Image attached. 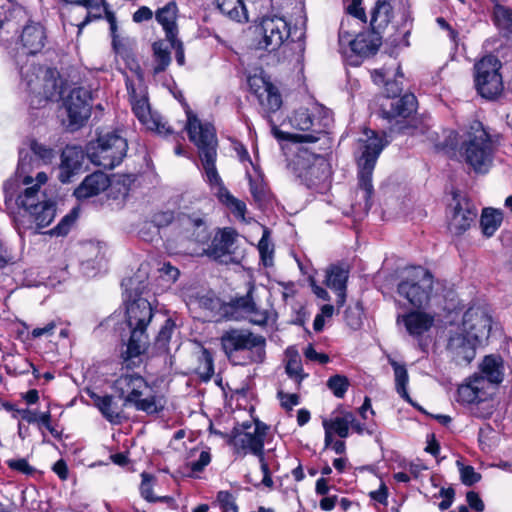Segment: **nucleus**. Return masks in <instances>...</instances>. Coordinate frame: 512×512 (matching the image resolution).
I'll return each instance as SVG.
<instances>
[{
  "mask_svg": "<svg viewBox=\"0 0 512 512\" xmlns=\"http://www.w3.org/2000/svg\"><path fill=\"white\" fill-rule=\"evenodd\" d=\"M187 115V122L184 129L189 139L193 142L199 152L206 182L213 193L218 196L227 189L217 171V139L214 127L209 123H201L198 117L191 111L187 103H183Z\"/></svg>",
  "mask_w": 512,
  "mask_h": 512,
  "instance_id": "nucleus-1",
  "label": "nucleus"
},
{
  "mask_svg": "<svg viewBox=\"0 0 512 512\" xmlns=\"http://www.w3.org/2000/svg\"><path fill=\"white\" fill-rule=\"evenodd\" d=\"M359 156L358 164V187L356 189L355 202L352 209L357 214L367 215L372 207V195L374 192L372 174L379 155L386 143L382 138L369 129L364 130V137L358 140Z\"/></svg>",
  "mask_w": 512,
  "mask_h": 512,
  "instance_id": "nucleus-2",
  "label": "nucleus"
},
{
  "mask_svg": "<svg viewBox=\"0 0 512 512\" xmlns=\"http://www.w3.org/2000/svg\"><path fill=\"white\" fill-rule=\"evenodd\" d=\"M154 313L150 302L138 297L126 303L125 322L129 329V338L126 349L121 357L127 367L136 365L140 357L148 348V327L152 322Z\"/></svg>",
  "mask_w": 512,
  "mask_h": 512,
  "instance_id": "nucleus-3",
  "label": "nucleus"
},
{
  "mask_svg": "<svg viewBox=\"0 0 512 512\" xmlns=\"http://www.w3.org/2000/svg\"><path fill=\"white\" fill-rule=\"evenodd\" d=\"M112 388L123 401V407H134L149 415L158 414L164 409L161 397L153 392L146 379L138 373L121 374Z\"/></svg>",
  "mask_w": 512,
  "mask_h": 512,
  "instance_id": "nucleus-4",
  "label": "nucleus"
},
{
  "mask_svg": "<svg viewBox=\"0 0 512 512\" xmlns=\"http://www.w3.org/2000/svg\"><path fill=\"white\" fill-rule=\"evenodd\" d=\"M461 155L477 173H487L493 160V143L479 121H473L461 145Z\"/></svg>",
  "mask_w": 512,
  "mask_h": 512,
  "instance_id": "nucleus-5",
  "label": "nucleus"
},
{
  "mask_svg": "<svg viewBox=\"0 0 512 512\" xmlns=\"http://www.w3.org/2000/svg\"><path fill=\"white\" fill-rule=\"evenodd\" d=\"M220 343L227 358L234 363H237V354L242 351L248 352L249 361L252 363H262L265 360V337L255 334L249 329L233 328L226 330L220 337ZM238 363L242 364V362Z\"/></svg>",
  "mask_w": 512,
  "mask_h": 512,
  "instance_id": "nucleus-6",
  "label": "nucleus"
},
{
  "mask_svg": "<svg viewBox=\"0 0 512 512\" xmlns=\"http://www.w3.org/2000/svg\"><path fill=\"white\" fill-rule=\"evenodd\" d=\"M127 150V140L118 132L110 131L91 140L86 145L85 153L94 165L113 169L126 157Z\"/></svg>",
  "mask_w": 512,
  "mask_h": 512,
  "instance_id": "nucleus-7",
  "label": "nucleus"
},
{
  "mask_svg": "<svg viewBox=\"0 0 512 512\" xmlns=\"http://www.w3.org/2000/svg\"><path fill=\"white\" fill-rule=\"evenodd\" d=\"M269 430L268 425L255 419L235 426L228 439V444L238 455L252 454L260 456L264 452V443Z\"/></svg>",
  "mask_w": 512,
  "mask_h": 512,
  "instance_id": "nucleus-8",
  "label": "nucleus"
},
{
  "mask_svg": "<svg viewBox=\"0 0 512 512\" xmlns=\"http://www.w3.org/2000/svg\"><path fill=\"white\" fill-rule=\"evenodd\" d=\"M295 176L307 188L318 189L329 180L331 171L327 160L307 150L300 151L292 162Z\"/></svg>",
  "mask_w": 512,
  "mask_h": 512,
  "instance_id": "nucleus-9",
  "label": "nucleus"
},
{
  "mask_svg": "<svg viewBox=\"0 0 512 512\" xmlns=\"http://www.w3.org/2000/svg\"><path fill=\"white\" fill-rule=\"evenodd\" d=\"M332 121L330 111L322 105L315 104L312 109L299 108L290 118L291 125L301 131H311L304 135H293L299 142H316L319 134L325 132Z\"/></svg>",
  "mask_w": 512,
  "mask_h": 512,
  "instance_id": "nucleus-10",
  "label": "nucleus"
},
{
  "mask_svg": "<svg viewBox=\"0 0 512 512\" xmlns=\"http://www.w3.org/2000/svg\"><path fill=\"white\" fill-rule=\"evenodd\" d=\"M502 64L495 56L483 57L474 66V82L478 94L488 100L497 99L503 92Z\"/></svg>",
  "mask_w": 512,
  "mask_h": 512,
  "instance_id": "nucleus-11",
  "label": "nucleus"
},
{
  "mask_svg": "<svg viewBox=\"0 0 512 512\" xmlns=\"http://www.w3.org/2000/svg\"><path fill=\"white\" fill-rule=\"evenodd\" d=\"M432 284V275L427 269L411 267L406 269V277L398 284L397 292L412 306L420 308L429 301Z\"/></svg>",
  "mask_w": 512,
  "mask_h": 512,
  "instance_id": "nucleus-12",
  "label": "nucleus"
},
{
  "mask_svg": "<svg viewBox=\"0 0 512 512\" xmlns=\"http://www.w3.org/2000/svg\"><path fill=\"white\" fill-rule=\"evenodd\" d=\"M126 88L135 116L147 129L163 136L174 133L173 129L163 121L160 115L151 112L148 98L143 87H136L133 81L127 77Z\"/></svg>",
  "mask_w": 512,
  "mask_h": 512,
  "instance_id": "nucleus-13",
  "label": "nucleus"
},
{
  "mask_svg": "<svg viewBox=\"0 0 512 512\" xmlns=\"http://www.w3.org/2000/svg\"><path fill=\"white\" fill-rule=\"evenodd\" d=\"M44 195H38L36 186L26 187L24 194L18 196L17 205L27 213L29 221L35 224L36 229L44 228L51 224L56 215L55 203L41 199Z\"/></svg>",
  "mask_w": 512,
  "mask_h": 512,
  "instance_id": "nucleus-14",
  "label": "nucleus"
},
{
  "mask_svg": "<svg viewBox=\"0 0 512 512\" xmlns=\"http://www.w3.org/2000/svg\"><path fill=\"white\" fill-rule=\"evenodd\" d=\"M350 19H342L339 28V45L350 46L351 51L359 57L375 55L382 44L383 36L374 30L359 33L355 38L349 31Z\"/></svg>",
  "mask_w": 512,
  "mask_h": 512,
  "instance_id": "nucleus-15",
  "label": "nucleus"
},
{
  "mask_svg": "<svg viewBox=\"0 0 512 512\" xmlns=\"http://www.w3.org/2000/svg\"><path fill=\"white\" fill-rule=\"evenodd\" d=\"M250 89L258 99L263 116L268 120L277 137H283V133L278 131L276 124L272 121L270 114L278 111L282 106V97L272 83L261 77H251L248 80Z\"/></svg>",
  "mask_w": 512,
  "mask_h": 512,
  "instance_id": "nucleus-16",
  "label": "nucleus"
},
{
  "mask_svg": "<svg viewBox=\"0 0 512 512\" xmlns=\"http://www.w3.org/2000/svg\"><path fill=\"white\" fill-rule=\"evenodd\" d=\"M20 74L27 89L39 97L40 101L53 100L59 94L57 81L52 76L47 77V70L43 71L35 65H26L21 68Z\"/></svg>",
  "mask_w": 512,
  "mask_h": 512,
  "instance_id": "nucleus-17",
  "label": "nucleus"
},
{
  "mask_svg": "<svg viewBox=\"0 0 512 512\" xmlns=\"http://www.w3.org/2000/svg\"><path fill=\"white\" fill-rule=\"evenodd\" d=\"M91 92L84 88L78 87L70 91L64 99L63 106L66 110L69 128L76 130L83 126L90 117L91 113Z\"/></svg>",
  "mask_w": 512,
  "mask_h": 512,
  "instance_id": "nucleus-18",
  "label": "nucleus"
},
{
  "mask_svg": "<svg viewBox=\"0 0 512 512\" xmlns=\"http://www.w3.org/2000/svg\"><path fill=\"white\" fill-rule=\"evenodd\" d=\"M261 29L263 38L259 42V46L269 52L278 50L285 40L297 32L296 29L293 31L290 28L284 16L278 15L264 17L261 21Z\"/></svg>",
  "mask_w": 512,
  "mask_h": 512,
  "instance_id": "nucleus-19",
  "label": "nucleus"
},
{
  "mask_svg": "<svg viewBox=\"0 0 512 512\" xmlns=\"http://www.w3.org/2000/svg\"><path fill=\"white\" fill-rule=\"evenodd\" d=\"M467 335L480 344L489 338L492 328L491 316L481 307H471L463 315L458 325Z\"/></svg>",
  "mask_w": 512,
  "mask_h": 512,
  "instance_id": "nucleus-20",
  "label": "nucleus"
},
{
  "mask_svg": "<svg viewBox=\"0 0 512 512\" xmlns=\"http://www.w3.org/2000/svg\"><path fill=\"white\" fill-rule=\"evenodd\" d=\"M479 342L472 339L458 326L449 331L446 349L452 359L459 365L469 364L476 355V347Z\"/></svg>",
  "mask_w": 512,
  "mask_h": 512,
  "instance_id": "nucleus-21",
  "label": "nucleus"
},
{
  "mask_svg": "<svg viewBox=\"0 0 512 512\" xmlns=\"http://www.w3.org/2000/svg\"><path fill=\"white\" fill-rule=\"evenodd\" d=\"M253 291L254 286H250L246 295L231 299L230 306L244 311L253 325L265 326L270 321L275 322L276 313L273 310L260 308L254 301Z\"/></svg>",
  "mask_w": 512,
  "mask_h": 512,
  "instance_id": "nucleus-22",
  "label": "nucleus"
},
{
  "mask_svg": "<svg viewBox=\"0 0 512 512\" xmlns=\"http://www.w3.org/2000/svg\"><path fill=\"white\" fill-rule=\"evenodd\" d=\"M176 223L181 233L195 242L204 243L210 237L206 222L199 214H179Z\"/></svg>",
  "mask_w": 512,
  "mask_h": 512,
  "instance_id": "nucleus-23",
  "label": "nucleus"
},
{
  "mask_svg": "<svg viewBox=\"0 0 512 512\" xmlns=\"http://www.w3.org/2000/svg\"><path fill=\"white\" fill-rule=\"evenodd\" d=\"M236 233L230 228L223 229L216 235L207 249V254L214 260L228 263L234 261L232 256Z\"/></svg>",
  "mask_w": 512,
  "mask_h": 512,
  "instance_id": "nucleus-24",
  "label": "nucleus"
},
{
  "mask_svg": "<svg viewBox=\"0 0 512 512\" xmlns=\"http://www.w3.org/2000/svg\"><path fill=\"white\" fill-rule=\"evenodd\" d=\"M293 2H298L300 9H302L303 3L301 0H244L243 10L245 23L256 22L259 19L268 17L266 12L274 6L281 8L282 10L288 8Z\"/></svg>",
  "mask_w": 512,
  "mask_h": 512,
  "instance_id": "nucleus-25",
  "label": "nucleus"
},
{
  "mask_svg": "<svg viewBox=\"0 0 512 512\" xmlns=\"http://www.w3.org/2000/svg\"><path fill=\"white\" fill-rule=\"evenodd\" d=\"M458 401L464 404H473L486 401L491 393L484 380L480 377L471 376L468 381L459 386Z\"/></svg>",
  "mask_w": 512,
  "mask_h": 512,
  "instance_id": "nucleus-26",
  "label": "nucleus"
},
{
  "mask_svg": "<svg viewBox=\"0 0 512 512\" xmlns=\"http://www.w3.org/2000/svg\"><path fill=\"white\" fill-rule=\"evenodd\" d=\"M484 380L488 390L494 386H498L504 378V365L500 356L487 355L480 364L479 373L474 374Z\"/></svg>",
  "mask_w": 512,
  "mask_h": 512,
  "instance_id": "nucleus-27",
  "label": "nucleus"
},
{
  "mask_svg": "<svg viewBox=\"0 0 512 512\" xmlns=\"http://www.w3.org/2000/svg\"><path fill=\"white\" fill-rule=\"evenodd\" d=\"M84 159V152L76 146L66 147L61 155V165L59 171V180L62 183H68L71 177L77 173Z\"/></svg>",
  "mask_w": 512,
  "mask_h": 512,
  "instance_id": "nucleus-28",
  "label": "nucleus"
},
{
  "mask_svg": "<svg viewBox=\"0 0 512 512\" xmlns=\"http://www.w3.org/2000/svg\"><path fill=\"white\" fill-rule=\"evenodd\" d=\"M110 185L108 176L101 171L94 172L84 178L82 183L75 189L74 195L77 199H87L105 191Z\"/></svg>",
  "mask_w": 512,
  "mask_h": 512,
  "instance_id": "nucleus-29",
  "label": "nucleus"
},
{
  "mask_svg": "<svg viewBox=\"0 0 512 512\" xmlns=\"http://www.w3.org/2000/svg\"><path fill=\"white\" fill-rule=\"evenodd\" d=\"M95 406L99 409L103 417L111 424H121L126 420L123 406H119L112 395L100 396L96 393L90 394Z\"/></svg>",
  "mask_w": 512,
  "mask_h": 512,
  "instance_id": "nucleus-30",
  "label": "nucleus"
},
{
  "mask_svg": "<svg viewBox=\"0 0 512 512\" xmlns=\"http://www.w3.org/2000/svg\"><path fill=\"white\" fill-rule=\"evenodd\" d=\"M476 216V209L472 208L468 202H465L464 205L458 202L454 207L453 215L449 223L450 231L456 235H461L469 229Z\"/></svg>",
  "mask_w": 512,
  "mask_h": 512,
  "instance_id": "nucleus-31",
  "label": "nucleus"
},
{
  "mask_svg": "<svg viewBox=\"0 0 512 512\" xmlns=\"http://www.w3.org/2000/svg\"><path fill=\"white\" fill-rule=\"evenodd\" d=\"M305 34L303 31L299 32L296 39L290 37L283 42V45L278 48V61L294 62L301 64L305 52Z\"/></svg>",
  "mask_w": 512,
  "mask_h": 512,
  "instance_id": "nucleus-32",
  "label": "nucleus"
},
{
  "mask_svg": "<svg viewBox=\"0 0 512 512\" xmlns=\"http://www.w3.org/2000/svg\"><path fill=\"white\" fill-rule=\"evenodd\" d=\"M178 7L176 2L170 1L164 7L156 11V20L163 27L168 42L175 44V37L178 33L176 24Z\"/></svg>",
  "mask_w": 512,
  "mask_h": 512,
  "instance_id": "nucleus-33",
  "label": "nucleus"
},
{
  "mask_svg": "<svg viewBox=\"0 0 512 512\" xmlns=\"http://www.w3.org/2000/svg\"><path fill=\"white\" fill-rule=\"evenodd\" d=\"M417 99L413 94H404L402 97L390 101V109H382L383 118L392 121L395 118H408L416 111Z\"/></svg>",
  "mask_w": 512,
  "mask_h": 512,
  "instance_id": "nucleus-34",
  "label": "nucleus"
},
{
  "mask_svg": "<svg viewBox=\"0 0 512 512\" xmlns=\"http://www.w3.org/2000/svg\"><path fill=\"white\" fill-rule=\"evenodd\" d=\"M46 35L40 23L30 22L22 31L21 42L27 49V53L36 54L45 45Z\"/></svg>",
  "mask_w": 512,
  "mask_h": 512,
  "instance_id": "nucleus-35",
  "label": "nucleus"
},
{
  "mask_svg": "<svg viewBox=\"0 0 512 512\" xmlns=\"http://www.w3.org/2000/svg\"><path fill=\"white\" fill-rule=\"evenodd\" d=\"M402 322L411 336L418 337L432 327L434 318L427 313L416 311L402 316Z\"/></svg>",
  "mask_w": 512,
  "mask_h": 512,
  "instance_id": "nucleus-36",
  "label": "nucleus"
},
{
  "mask_svg": "<svg viewBox=\"0 0 512 512\" xmlns=\"http://www.w3.org/2000/svg\"><path fill=\"white\" fill-rule=\"evenodd\" d=\"M392 0H377L371 12V29L382 35L393 17Z\"/></svg>",
  "mask_w": 512,
  "mask_h": 512,
  "instance_id": "nucleus-37",
  "label": "nucleus"
},
{
  "mask_svg": "<svg viewBox=\"0 0 512 512\" xmlns=\"http://www.w3.org/2000/svg\"><path fill=\"white\" fill-rule=\"evenodd\" d=\"M244 0H215L214 3L219 12L228 19L237 22L245 23L243 10Z\"/></svg>",
  "mask_w": 512,
  "mask_h": 512,
  "instance_id": "nucleus-38",
  "label": "nucleus"
},
{
  "mask_svg": "<svg viewBox=\"0 0 512 512\" xmlns=\"http://www.w3.org/2000/svg\"><path fill=\"white\" fill-rule=\"evenodd\" d=\"M39 164L40 163L33 157V155L22 149L19 151V161L15 173H17L18 176L23 177V184L30 187L29 185H31L34 181L33 177L31 176V172L34 168H37Z\"/></svg>",
  "mask_w": 512,
  "mask_h": 512,
  "instance_id": "nucleus-39",
  "label": "nucleus"
},
{
  "mask_svg": "<svg viewBox=\"0 0 512 512\" xmlns=\"http://www.w3.org/2000/svg\"><path fill=\"white\" fill-rule=\"evenodd\" d=\"M389 364L392 366L394 370V376H395V389L397 393L400 395L401 398H403L406 402L414 405L411 397L409 396L407 392V385L409 381V376L407 369L405 365L399 364L397 361H395L392 358H389Z\"/></svg>",
  "mask_w": 512,
  "mask_h": 512,
  "instance_id": "nucleus-40",
  "label": "nucleus"
},
{
  "mask_svg": "<svg viewBox=\"0 0 512 512\" xmlns=\"http://www.w3.org/2000/svg\"><path fill=\"white\" fill-rule=\"evenodd\" d=\"M503 221V213L493 208H485L482 211L480 226L485 236L491 237L498 230Z\"/></svg>",
  "mask_w": 512,
  "mask_h": 512,
  "instance_id": "nucleus-41",
  "label": "nucleus"
},
{
  "mask_svg": "<svg viewBox=\"0 0 512 512\" xmlns=\"http://www.w3.org/2000/svg\"><path fill=\"white\" fill-rule=\"evenodd\" d=\"M170 44L168 45L164 41L154 42L152 45L154 67L153 74H159L166 70L171 62Z\"/></svg>",
  "mask_w": 512,
  "mask_h": 512,
  "instance_id": "nucleus-42",
  "label": "nucleus"
},
{
  "mask_svg": "<svg viewBox=\"0 0 512 512\" xmlns=\"http://www.w3.org/2000/svg\"><path fill=\"white\" fill-rule=\"evenodd\" d=\"M494 24L506 38H512V9L496 5L493 11Z\"/></svg>",
  "mask_w": 512,
  "mask_h": 512,
  "instance_id": "nucleus-43",
  "label": "nucleus"
},
{
  "mask_svg": "<svg viewBox=\"0 0 512 512\" xmlns=\"http://www.w3.org/2000/svg\"><path fill=\"white\" fill-rule=\"evenodd\" d=\"M348 270L340 265H331L326 270V285L334 291L346 290Z\"/></svg>",
  "mask_w": 512,
  "mask_h": 512,
  "instance_id": "nucleus-44",
  "label": "nucleus"
},
{
  "mask_svg": "<svg viewBox=\"0 0 512 512\" xmlns=\"http://www.w3.org/2000/svg\"><path fill=\"white\" fill-rule=\"evenodd\" d=\"M353 421L354 414L352 412H345L342 417H335L330 421L324 420L323 425L327 424L331 432L336 433L341 438H346L349 435L350 423Z\"/></svg>",
  "mask_w": 512,
  "mask_h": 512,
  "instance_id": "nucleus-45",
  "label": "nucleus"
},
{
  "mask_svg": "<svg viewBox=\"0 0 512 512\" xmlns=\"http://www.w3.org/2000/svg\"><path fill=\"white\" fill-rule=\"evenodd\" d=\"M23 177L18 176L17 173L10 177L3 184V192L5 196V204L8 206L14 199L17 203V198L23 193H19L21 187L24 185L22 182Z\"/></svg>",
  "mask_w": 512,
  "mask_h": 512,
  "instance_id": "nucleus-46",
  "label": "nucleus"
},
{
  "mask_svg": "<svg viewBox=\"0 0 512 512\" xmlns=\"http://www.w3.org/2000/svg\"><path fill=\"white\" fill-rule=\"evenodd\" d=\"M220 202L225 204L237 217L244 218L246 204L235 198L227 189L217 196Z\"/></svg>",
  "mask_w": 512,
  "mask_h": 512,
  "instance_id": "nucleus-47",
  "label": "nucleus"
},
{
  "mask_svg": "<svg viewBox=\"0 0 512 512\" xmlns=\"http://www.w3.org/2000/svg\"><path fill=\"white\" fill-rule=\"evenodd\" d=\"M258 250L264 266H271L273 264L274 246L269 239V231L267 229L264 230L258 243Z\"/></svg>",
  "mask_w": 512,
  "mask_h": 512,
  "instance_id": "nucleus-48",
  "label": "nucleus"
},
{
  "mask_svg": "<svg viewBox=\"0 0 512 512\" xmlns=\"http://www.w3.org/2000/svg\"><path fill=\"white\" fill-rule=\"evenodd\" d=\"M350 386L349 379L344 375H334L327 380V387L337 398H343Z\"/></svg>",
  "mask_w": 512,
  "mask_h": 512,
  "instance_id": "nucleus-49",
  "label": "nucleus"
},
{
  "mask_svg": "<svg viewBox=\"0 0 512 512\" xmlns=\"http://www.w3.org/2000/svg\"><path fill=\"white\" fill-rule=\"evenodd\" d=\"M198 374L204 381H209L214 374L213 357L209 350L203 349L200 364L197 368Z\"/></svg>",
  "mask_w": 512,
  "mask_h": 512,
  "instance_id": "nucleus-50",
  "label": "nucleus"
},
{
  "mask_svg": "<svg viewBox=\"0 0 512 512\" xmlns=\"http://www.w3.org/2000/svg\"><path fill=\"white\" fill-rule=\"evenodd\" d=\"M140 494L148 502H156V497L153 495L152 489L155 477L149 473L143 472L141 474Z\"/></svg>",
  "mask_w": 512,
  "mask_h": 512,
  "instance_id": "nucleus-51",
  "label": "nucleus"
},
{
  "mask_svg": "<svg viewBox=\"0 0 512 512\" xmlns=\"http://www.w3.org/2000/svg\"><path fill=\"white\" fill-rule=\"evenodd\" d=\"M175 328V323L172 319L168 318L165 320L163 326L159 330L156 336V344L160 348H165L170 341L172 332Z\"/></svg>",
  "mask_w": 512,
  "mask_h": 512,
  "instance_id": "nucleus-52",
  "label": "nucleus"
},
{
  "mask_svg": "<svg viewBox=\"0 0 512 512\" xmlns=\"http://www.w3.org/2000/svg\"><path fill=\"white\" fill-rule=\"evenodd\" d=\"M30 149L33 153V157L38 160L39 163L40 161H50L53 157V150L51 148H48L35 140L31 141Z\"/></svg>",
  "mask_w": 512,
  "mask_h": 512,
  "instance_id": "nucleus-53",
  "label": "nucleus"
},
{
  "mask_svg": "<svg viewBox=\"0 0 512 512\" xmlns=\"http://www.w3.org/2000/svg\"><path fill=\"white\" fill-rule=\"evenodd\" d=\"M286 373L291 377L295 378L300 383L307 375L303 373L301 361L297 358H291L285 367Z\"/></svg>",
  "mask_w": 512,
  "mask_h": 512,
  "instance_id": "nucleus-54",
  "label": "nucleus"
},
{
  "mask_svg": "<svg viewBox=\"0 0 512 512\" xmlns=\"http://www.w3.org/2000/svg\"><path fill=\"white\" fill-rule=\"evenodd\" d=\"M217 501L219 502L224 512H238L235 499L230 492L219 491L217 494Z\"/></svg>",
  "mask_w": 512,
  "mask_h": 512,
  "instance_id": "nucleus-55",
  "label": "nucleus"
},
{
  "mask_svg": "<svg viewBox=\"0 0 512 512\" xmlns=\"http://www.w3.org/2000/svg\"><path fill=\"white\" fill-rule=\"evenodd\" d=\"M460 477L463 484L467 486H472L481 479V475L475 471L472 466H464L460 467Z\"/></svg>",
  "mask_w": 512,
  "mask_h": 512,
  "instance_id": "nucleus-56",
  "label": "nucleus"
},
{
  "mask_svg": "<svg viewBox=\"0 0 512 512\" xmlns=\"http://www.w3.org/2000/svg\"><path fill=\"white\" fill-rule=\"evenodd\" d=\"M7 466L15 471H18L25 475H31L34 473L35 468L30 466L26 459H9L6 461Z\"/></svg>",
  "mask_w": 512,
  "mask_h": 512,
  "instance_id": "nucleus-57",
  "label": "nucleus"
},
{
  "mask_svg": "<svg viewBox=\"0 0 512 512\" xmlns=\"http://www.w3.org/2000/svg\"><path fill=\"white\" fill-rule=\"evenodd\" d=\"M74 221L75 216L73 214L64 216L61 221L53 229L50 230V234L56 236L66 235Z\"/></svg>",
  "mask_w": 512,
  "mask_h": 512,
  "instance_id": "nucleus-58",
  "label": "nucleus"
},
{
  "mask_svg": "<svg viewBox=\"0 0 512 512\" xmlns=\"http://www.w3.org/2000/svg\"><path fill=\"white\" fill-rule=\"evenodd\" d=\"M346 11L349 15L360 20L362 23L367 22V16L364 8L362 7V0H351Z\"/></svg>",
  "mask_w": 512,
  "mask_h": 512,
  "instance_id": "nucleus-59",
  "label": "nucleus"
},
{
  "mask_svg": "<svg viewBox=\"0 0 512 512\" xmlns=\"http://www.w3.org/2000/svg\"><path fill=\"white\" fill-rule=\"evenodd\" d=\"M174 220V213L172 211H160L153 215L152 222L157 227H165L171 224Z\"/></svg>",
  "mask_w": 512,
  "mask_h": 512,
  "instance_id": "nucleus-60",
  "label": "nucleus"
},
{
  "mask_svg": "<svg viewBox=\"0 0 512 512\" xmlns=\"http://www.w3.org/2000/svg\"><path fill=\"white\" fill-rule=\"evenodd\" d=\"M211 462V455L208 451H202L196 461L189 463L192 472H201Z\"/></svg>",
  "mask_w": 512,
  "mask_h": 512,
  "instance_id": "nucleus-61",
  "label": "nucleus"
},
{
  "mask_svg": "<svg viewBox=\"0 0 512 512\" xmlns=\"http://www.w3.org/2000/svg\"><path fill=\"white\" fill-rule=\"evenodd\" d=\"M456 144H457V134L454 132H450V134L446 138L445 142L436 145V148L445 152L448 155H454Z\"/></svg>",
  "mask_w": 512,
  "mask_h": 512,
  "instance_id": "nucleus-62",
  "label": "nucleus"
},
{
  "mask_svg": "<svg viewBox=\"0 0 512 512\" xmlns=\"http://www.w3.org/2000/svg\"><path fill=\"white\" fill-rule=\"evenodd\" d=\"M278 398L281 401L282 407L287 410H291L294 406L299 404V396L295 393L289 394L279 391Z\"/></svg>",
  "mask_w": 512,
  "mask_h": 512,
  "instance_id": "nucleus-63",
  "label": "nucleus"
},
{
  "mask_svg": "<svg viewBox=\"0 0 512 512\" xmlns=\"http://www.w3.org/2000/svg\"><path fill=\"white\" fill-rule=\"evenodd\" d=\"M466 500H467L468 505L472 509H474L478 512H481L484 510V503L481 500V498L479 497L478 493H476L474 491H469L466 495Z\"/></svg>",
  "mask_w": 512,
  "mask_h": 512,
  "instance_id": "nucleus-64",
  "label": "nucleus"
}]
</instances>
